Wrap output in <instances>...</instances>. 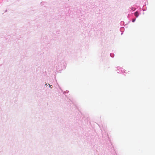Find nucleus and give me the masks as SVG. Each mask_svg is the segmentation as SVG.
I'll return each mask as SVG.
<instances>
[{
  "instance_id": "obj_1",
  "label": "nucleus",
  "mask_w": 155,
  "mask_h": 155,
  "mask_svg": "<svg viewBox=\"0 0 155 155\" xmlns=\"http://www.w3.org/2000/svg\"><path fill=\"white\" fill-rule=\"evenodd\" d=\"M123 68L120 66H117L116 68L115 71L118 73L122 74Z\"/></svg>"
},
{
  "instance_id": "obj_2",
  "label": "nucleus",
  "mask_w": 155,
  "mask_h": 155,
  "mask_svg": "<svg viewBox=\"0 0 155 155\" xmlns=\"http://www.w3.org/2000/svg\"><path fill=\"white\" fill-rule=\"evenodd\" d=\"M135 16L137 18L139 16V14L138 11H136L134 13Z\"/></svg>"
},
{
  "instance_id": "obj_3",
  "label": "nucleus",
  "mask_w": 155,
  "mask_h": 155,
  "mask_svg": "<svg viewBox=\"0 0 155 155\" xmlns=\"http://www.w3.org/2000/svg\"><path fill=\"white\" fill-rule=\"evenodd\" d=\"M128 72L125 69H123V71L122 72V74H127L128 73Z\"/></svg>"
},
{
  "instance_id": "obj_4",
  "label": "nucleus",
  "mask_w": 155,
  "mask_h": 155,
  "mask_svg": "<svg viewBox=\"0 0 155 155\" xmlns=\"http://www.w3.org/2000/svg\"><path fill=\"white\" fill-rule=\"evenodd\" d=\"M130 9L132 11H134L136 9V8L134 7H132L130 8Z\"/></svg>"
},
{
  "instance_id": "obj_5",
  "label": "nucleus",
  "mask_w": 155,
  "mask_h": 155,
  "mask_svg": "<svg viewBox=\"0 0 155 155\" xmlns=\"http://www.w3.org/2000/svg\"><path fill=\"white\" fill-rule=\"evenodd\" d=\"M136 20V18H134V19H133L132 20V22H134Z\"/></svg>"
},
{
  "instance_id": "obj_6",
  "label": "nucleus",
  "mask_w": 155,
  "mask_h": 155,
  "mask_svg": "<svg viewBox=\"0 0 155 155\" xmlns=\"http://www.w3.org/2000/svg\"><path fill=\"white\" fill-rule=\"evenodd\" d=\"M49 87L50 88H52V85H51L50 84H49Z\"/></svg>"
},
{
  "instance_id": "obj_7",
  "label": "nucleus",
  "mask_w": 155,
  "mask_h": 155,
  "mask_svg": "<svg viewBox=\"0 0 155 155\" xmlns=\"http://www.w3.org/2000/svg\"><path fill=\"white\" fill-rule=\"evenodd\" d=\"M111 55H112L111 54H110V55L112 57H113V56H112Z\"/></svg>"
},
{
  "instance_id": "obj_8",
  "label": "nucleus",
  "mask_w": 155,
  "mask_h": 155,
  "mask_svg": "<svg viewBox=\"0 0 155 155\" xmlns=\"http://www.w3.org/2000/svg\"><path fill=\"white\" fill-rule=\"evenodd\" d=\"M45 84L46 85H47V84L46 83H45Z\"/></svg>"
}]
</instances>
